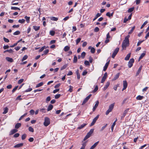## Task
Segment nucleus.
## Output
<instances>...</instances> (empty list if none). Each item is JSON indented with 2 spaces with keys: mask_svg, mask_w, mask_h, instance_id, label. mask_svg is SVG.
<instances>
[{
  "mask_svg": "<svg viewBox=\"0 0 149 149\" xmlns=\"http://www.w3.org/2000/svg\"><path fill=\"white\" fill-rule=\"evenodd\" d=\"M11 10H20V9L18 7H13L12 6L11 8Z\"/></svg>",
  "mask_w": 149,
  "mask_h": 149,
  "instance_id": "79ce46f5",
  "label": "nucleus"
},
{
  "mask_svg": "<svg viewBox=\"0 0 149 149\" xmlns=\"http://www.w3.org/2000/svg\"><path fill=\"white\" fill-rule=\"evenodd\" d=\"M91 94L89 95L88 96L86 97L84 100L82 104V105H84L86 103L88 100L89 99L91 96Z\"/></svg>",
  "mask_w": 149,
  "mask_h": 149,
  "instance_id": "0eeeda50",
  "label": "nucleus"
},
{
  "mask_svg": "<svg viewBox=\"0 0 149 149\" xmlns=\"http://www.w3.org/2000/svg\"><path fill=\"white\" fill-rule=\"evenodd\" d=\"M123 88L122 90V91H123L125 89L127 86V81L126 80H124L123 81Z\"/></svg>",
  "mask_w": 149,
  "mask_h": 149,
  "instance_id": "6e6552de",
  "label": "nucleus"
},
{
  "mask_svg": "<svg viewBox=\"0 0 149 149\" xmlns=\"http://www.w3.org/2000/svg\"><path fill=\"white\" fill-rule=\"evenodd\" d=\"M86 55V53L85 52H83L81 54V57L84 58Z\"/></svg>",
  "mask_w": 149,
  "mask_h": 149,
  "instance_id": "3c124183",
  "label": "nucleus"
},
{
  "mask_svg": "<svg viewBox=\"0 0 149 149\" xmlns=\"http://www.w3.org/2000/svg\"><path fill=\"white\" fill-rule=\"evenodd\" d=\"M76 74L77 75V77L78 79H80V75L79 73V70H77L76 72Z\"/></svg>",
  "mask_w": 149,
  "mask_h": 149,
  "instance_id": "cd10ccee",
  "label": "nucleus"
},
{
  "mask_svg": "<svg viewBox=\"0 0 149 149\" xmlns=\"http://www.w3.org/2000/svg\"><path fill=\"white\" fill-rule=\"evenodd\" d=\"M142 68V66H140V67L139 68V69L138 70L136 73V76H137L141 72Z\"/></svg>",
  "mask_w": 149,
  "mask_h": 149,
  "instance_id": "dca6fc26",
  "label": "nucleus"
},
{
  "mask_svg": "<svg viewBox=\"0 0 149 149\" xmlns=\"http://www.w3.org/2000/svg\"><path fill=\"white\" fill-rule=\"evenodd\" d=\"M86 125V124L84 123L82 124L81 125L79 126L78 128L77 129L79 130H80L83 128Z\"/></svg>",
  "mask_w": 149,
  "mask_h": 149,
  "instance_id": "5701e85b",
  "label": "nucleus"
},
{
  "mask_svg": "<svg viewBox=\"0 0 149 149\" xmlns=\"http://www.w3.org/2000/svg\"><path fill=\"white\" fill-rule=\"evenodd\" d=\"M99 115H97L96 117H95L93 120L92 123H91V124H90V126H91L93 125L95 123L96 121L99 118Z\"/></svg>",
  "mask_w": 149,
  "mask_h": 149,
  "instance_id": "423d86ee",
  "label": "nucleus"
},
{
  "mask_svg": "<svg viewBox=\"0 0 149 149\" xmlns=\"http://www.w3.org/2000/svg\"><path fill=\"white\" fill-rule=\"evenodd\" d=\"M70 49V47L69 46H66L64 47V51L66 52L69 50Z\"/></svg>",
  "mask_w": 149,
  "mask_h": 149,
  "instance_id": "c85d7f7f",
  "label": "nucleus"
},
{
  "mask_svg": "<svg viewBox=\"0 0 149 149\" xmlns=\"http://www.w3.org/2000/svg\"><path fill=\"white\" fill-rule=\"evenodd\" d=\"M28 58V56L27 55H24L23 57L22 58L21 61H24L26 60Z\"/></svg>",
  "mask_w": 149,
  "mask_h": 149,
  "instance_id": "4c0bfd02",
  "label": "nucleus"
},
{
  "mask_svg": "<svg viewBox=\"0 0 149 149\" xmlns=\"http://www.w3.org/2000/svg\"><path fill=\"white\" fill-rule=\"evenodd\" d=\"M99 142L98 141L95 142L93 146H91L90 149H93L98 144Z\"/></svg>",
  "mask_w": 149,
  "mask_h": 149,
  "instance_id": "2eb2a0df",
  "label": "nucleus"
},
{
  "mask_svg": "<svg viewBox=\"0 0 149 149\" xmlns=\"http://www.w3.org/2000/svg\"><path fill=\"white\" fill-rule=\"evenodd\" d=\"M113 12H112L111 13H110L109 12H108L106 13V15L109 17H111L113 16Z\"/></svg>",
  "mask_w": 149,
  "mask_h": 149,
  "instance_id": "7c9ffc66",
  "label": "nucleus"
},
{
  "mask_svg": "<svg viewBox=\"0 0 149 149\" xmlns=\"http://www.w3.org/2000/svg\"><path fill=\"white\" fill-rule=\"evenodd\" d=\"M88 49H91V52L92 54H94L95 51V48L93 47H91V46H89L88 47Z\"/></svg>",
  "mask_w": 149,
  "mask_h": 149,
  "instance_id": "ddd939ff",
  "label": "nucleus"
},
{
  "mask_svg": "<svg viewBox=\"0 0 149 149\" xmlns=\"http://www.w3.org/2000/svg\"><path fill=\"white\" fill-rule=\"evenodd\" d=\"M55 32L54 31H50L49 34L52 36H53L54 35Z\"/></svg>",
  "mask_w": 149,
  "mask_h": 149,
  "instance_id": "49530a36",
  "label": "nucleus"
},
{
  "mask_svg": "<svg viewBox=\"0 0 149 149\" xmlns=\"http://www.w3.org/2000/svg\"><path fill=\"white\" fill-rule=\"evenodd\" d=\"M17 130L16 129H13L10 132V135H12L15 133L17 131Z\"/></svg>",
  "mask_w": 149,
  "mask_h": 149,
  "instance_id": "4468645a",
  "label": "nucleus"
},
{
  "mask_svg": "<svg viewBox=\"0 0 149 149\" xmlns=\"http://www.w3.org/2000/svg\"><path fill=\"white\" fill-rule=\"evenodd\" d=\"M32 90V89L31 88H29L28 89L24 91V92H30Z\"/></svg>",
  "mask_w": 149,
  "mask_h": 149,
  "instance_id": "bf43d9fd",
  "label": "nucleus"
},
{
  "mask_svg": "<svg viewBox=\"0 0 149 149\" xmlns=\"http://www.w3.org/2000/svg\"><path fill=\"white\" fill-rule=\"evenodd\" d=\"M131 55V53H130L128 54L125 57V60L126 61H128L129 60L130 58V57Z\"/></svg>",
  "mask_w": 149,
  "mask_h": 149,
  "instance_id": "412c9836",
  "label": "nucleus"
},
{
  "mask_svg": "<svg viewBox=\"0 0 149 149\" xmlns=\"http://www.w3.org/2000/svg\"><path fill=\"white\" fill-rule=\"evenodd\" d=\"M19 136V134L18 133L15 134H14L13 137L15 138H17Z\"/></svg>",
  "mask_w": 149,
  "mask_h": 149,
  "instance_id": "0e129e2a",
  "label": "nucleus"
},
{
  "mask_svg": "<svg viewBox=\"0 0 149 149\" xmlns=\"http://www.w3.org/2000/svg\"><path fill=\"white\" fill-rule=\"evenodd\" d=\"M45 48V46H44L42 47L39 50V52H40L43 51L44 49Z\"/></svg>",
  "mask_w": 149,
  "mask_h": 149,
  "instance_id": "8fccbe9b",
  "label": "nucleus"
},
{
  "mask_svg": "<svg viewBox=\"0 0 149 149\" xmlns=\"http://www.w3.org/2000/svg\"><path fill=\"white\" fill-rule=\"evenodd\" d=\"M50 123L49 119L48 117H45L44 122V125L46 127L48 126Z\"/></svg>",
  "mask_w": 149,
  "mask_h": 149,
  "instance_id": "f03ea898",
  "label": "nucleus"
},
{
  "mask_svg": "<svg viewBox=\"0 0 149 149\" xmlns=\"http://www.w3.org/2000/svg\"><path fill=\"white\" fill-rule=\"evenodd\" d=\"M43 84V82H40L36 86V88H38L40 86H42Z\"/></svg>",
  "mask_w": 149,
  "mask_h": 149,
  "instance_id": "58836bf2",
  "label": "nucleus"
},
{
  "mask_svg": "<svg viewBox=\"0 0 149 149\" xmlns=\"http://www.w3.org/2000/svg\"><path fill=\"white\" fill-rule=\"evenodd\" d=\"M109 63V61L108 62H107L105 64L104 66V68L103 69V70L104 71H105L106 70H107L108 66V65Z\"/></svg>",
  "mask_w": 149,
  "mask_h": 149,
  "instance_id": "f8f14e48",
  "label": "nucleus"
},
{
  "mask_svg": "<svg viewBox=\"0 0 149 149\" xmlns=\"http://www.w3.org/2000/svg\"><path fill=\"white\" fill-rule=\"evenodd\" d=\"M6 59L8 61L11 63L13 62L14 61L13 60L12 58L9 57H6Z\"/></svg>",
  "mask_w": 149,
  "mask_h": 149,
  "instance_id": "9d476101",
  "label": "nucleus"
},
{
  "mask_svg": "<svg viewBox=\"0 0 149 149\" xmlns=\"http://www.w3.org/2000/svg\"><path fill=\"white\" fill-rule=\"evenodd\" d=\"M134 9V7L130 8L127 10L128 12L130 13L132 12L133 11Z\"/></svg>",
  "mask_w": 149,
  "mask_h": 149,
  "instance_id": "c9c22d12",
  "label": "nucleus"
},
{
  "mask_svg": "<svg viewBox=\"0 0 149 149\" xmlns=\"http://www.w3.org/2000/svg\"><path fill=\"white\" fill-rule=\"evenodd\" d=\"M77 60V57L76 56H74V57L73 62L74 63H76Z\"/></svg>",
  "mask_w": 149,
  "mask_h": 149,
  "instance_id": "a19ab883",
  "label": "nucleus"
},
{
  "mask_svg": "<svg viewBox=\"0 0 149 149\" xmlns=\"http://www.w3.org/2000/svg\"><path fill=\"white\" fill-rule=\"evenodd\" d=\"M33 29L36 31L39 30L40 29V26H33Z\"/></svg>",
  "mask_w": 149,
  "mask_h": 149,
  "instance_id": "b1692460",
  "label": "nucleus"
},
{
  "mask_svg": "<svg viewBox=\"0 0 149 149\" xmlns=\"http://www.w3.org/2000/svg\"><path fill=\"white\" fill-rule=\"evenodd\" d=\"M114 104H115V103H112V104H111L109 106V108L111 109V110H112L114 106Z\"/></svg>",
  "mask_w": 149,
  "mask_h": 149,
  "instance_id": "473e14b6",
  "label": "nucleus"
},
{
  "mask_svg": "<svg viewBox=\"0 0 149 149\" xmlns=\"http://www.w3.org/2000/svg\"><path fill=\"white\" fill-rule=\"evenodd\" d=\"M29 130L32 132H34L33 129L31 126L29 127Z\"/></svg>",
  "mask_w": 149,
  "mask_h": 149,
  "instance_id": "de8ad7c7",
  "label": "nucleus"
},
{
  "mask_svg": "<svg viewBox=\"0 0 149 149\" xmlns=\"http://www.w3.org/2000/svg\"><path fill=\"white\" fill-rule=\"evenodd\" d=\"M8 109L7 107H6L4 109V111L3 113V114H5L8 111Z\"/></svg>",
  "mask_w": 149,
  "mask_h": 149,
  "instance_id": "2f4dec72",
  "label": "nucleus"
},
{
  "mask_svg": "<svg viewBox=\"0 0 149 149\" xmlns=\"http://www.w3.org/2000/svg\"><path fill=\"white\" fill-rule=\"evenodd\" d=\"M119 50V48L118 47L116 48L114 50L111 56V57L114 58L118 52Z\"/></svg>",
  "mask_w": 149,
  "mask_h": 149,
  "instance_id": "20e7f679",
  "label": "nucleus"
},
{
  "mask_svg": "<svg viewBox=\"0 0 149 149\" xmlns=\"http://www.w3.org/2000/svg\"><path fill=\"white\" fill-rule=\"evenodd\" d=\"M3 39L4 41L5 42H7V43H8V42H9V40L8 39H7V38H6L5 37H4Z\"/></svg>",
  "mask_w": 149,
  "mask_h": 149,
  "instance_id": "e2e57ef3",
  "label": "nucleus"
},
{
  "mask_svg": "<svg viewBox=\"0 0 149 149\" xmlns=\"http://www.w3.org/2000/svg\"><path fill=\"white\" fill-rule=\"evenodd\" d=\"M93 129H91L89 132L87 133V134L85 136V137L83 139V140L84 141H85L88 138L91 136V135L93 133Z\"/></svg>",
  "mask_w": 149,
  "mask_h": 149,
  "instance_id": "f257e3e1",
  "label": "nucleus"
},
{
  "mask_svg": "<svg viewBox=\"0 0 149 149\" xmlns=\"http://www.w3.org/2000/svg\"><path fill=\"white\" fill-rule=\"evenodd\" d=\"M24 18L26 19V21L27 23H29L30 21V17H27L26 16L24 17Z\"/></svg>",
  "mask_w": 149,
  "mask_h": 149,
  "instance_id": "f704fd0d",
  "label": "nucleus"
},
{
  "mask_svg": "<svg viewBox=\"0 0 149 149\" xmlns=\"http://www.w3.org/2000/svg\"><path fill=\"white\" fill-rule=\"evenodd\" d=\"M146 53V52L145 51H144L140 55L139 57V61L145 55Z\"/></svg>",
  "mask_w": 149,
  "mask_h": 149,
  "instance_id": "f3484780",
  "label": "nucleus"
},
{
  "mask_svg": "<svg viewBox=\"0 0 149 149\" xmlns=\"http://www.w3.org/2000/svg\"><path fill=\"white\" fill-rule=\"evenodd\" d=\"M128 45L122 43V50H125L126 49V47Z\"/></svg>",
  "mask_w": 149,
  "mask_h": 149,
  "instance_id": "aec40b11",
  "label": "nucleus"
},
{
  "mask_svg": "<svg viewBox=\"0 0 149 149\" xmlns=\"http://www.w3.org/2000/svg\"><path fill=\"white\" fill-rule=\"evenodd\" d=\"M20 33V32L19 31H17L14 32L13 34L14 35H17L19 34Z\"/></svg>",
  "mask_w": 149,
  "mask_h": 149,
  "instance_id": "c03bdc74",
  "label": "nucleus"
},
{
  "mask_svg": "<svg viewBox=\"0 0 149 149\" xmlns=\"http://www.w3.org/2000/svg\"><path fill=\"white\" fill-rule=\"evenodd\" d=\"M101 15V13H98L95 17L93 19V21H94L97 19L98 17L100 16Z\"/></svg>",
  "mask_w": 149,
  "mask_h": 149,
  "instance_id": "bb28decb",
  "label": "nucleus"
},
{
  "mask_svg": "<svg viewBox=\"0 0 149 149\" xmlns=\"http://www.w3.org/2000/svg\"><path fill=\"white\" fill-rule=\"evenodd\" d=\"M119 86V84H117V85H115V86H114L113 87V89H114L115 90V91H116L117 89V88Z\"/></svg>",
  "mask_w": 149,
  "mask_h": 149,
  "instance_id": "774afa93",
  "label": "nucleus"
},
{
  "mask_svg": "<svg viewBox=\"0 0 149 149\" xmlns=\"http://www.w3.org/2000/svg\"><path fill=\"white\" fill-rule=\"evenodd\" d=\"M21 126V124L20 123H17L15 125V128L16 129H18Z\"/></svg>",
  "mask_w": 149,
  "mask_h": 149,
  "instance_id": "4be33fe9",
  "label": "nucleus"
},
{
  "mask_svg": "<svg viewBox=\"0 0 149 149\" xmlns=\"http://www.w3.org/2000/svg\"><path fill=\"white\" fill-rule=\"evenodd\" d=\"M84 64L86 65H89L90 63L88 61H84Z\"/></svg>",
  "mask_w": 149,
  "mask_h": 149,
  "instance_id": "13d9d810",
  "label": "nucleus"
},
{
  "mask_svg": "<svg viewBox=\"0 0 149 149\" xmlns=\"http://www.w3.org/2000/svg\"><path fill=\"white\" fill-rule=\"evenodd\" d=\"M135 28V26H134L132 28V29H131V30L130 31H129V32H128V34H131V33H132L133 32V31L134 30V29Z\"/></svg>",
  "mask_w": 149,
  "mask_h": 149,
  "instance_id": "e433bc0d",
  "label": "nucleus"
},
{
  "mask_svg": "<svg viewBox=\"0 0 149 149\" xmlns=\"http://www.w3.org/2000/svg\"><path fill=\"white\" fill-rule=\"evenodd\" d=\"M49 52V50L47 49H46L43 52L44 54H42V56L44 54H46L47 53Z\"/></svg>",
  "mask_w": 149,
  "mask_h": 149,
  "instance_id": "6e6d98bb",
  "label": "nucleus"
},
{
  "mask_svg": "<svg viewBox=\"0 0 149 149\" xmlns=\"http://www.w3.org/2000/svg\"><path fill=\"white\" fill-rule=\"evenodd\" d=\"M110 84V82H107L106 84H105V86L104 87L103 90L105 91V90L108 87Z\"/></svg>",
  "mask_w": 149,
  "mask_h": 149,
  "instance_id": "a211bd4d",
  "label": "nucleus"
},
{
  "mask_svg": "<svg viewBox=\"0 0 149 149\" xmlns=\"http://www.w3.org/2000/svg\"><path fill=\"white\" fill-rule=\"evenodd\" d=\"M18 86H16L12 90V93H14V92L18 88Z\"/></svg>",
  "mask_w": 149,
  "mask_h": 149,
  "instance_id": "5fc2aeb1",
  "label": "nucleus"
},
{
  "mask_svg": "<svg viewBox=\"0 0 149 149\" xmlns=\"http://www.w3.org/2000/svg\"><path fill=\"white\" fill-rule=\"evenodd\" d=\"M130 37V36L129 35H127L126 36L125 38V39L123 41V43L127 45H129V38Z\"/></svg>",
  "mask_w": 149,
  "mask_h": 149,
  "instance_id": "7ed1b4c3",
  "label": "nucleus"
},
{
  "mask_svg": "<svg viewBox=\"0 0 149 149\" xmlns=\"http://www.w3.org/2000/svg\"><path fill=\"white\" fill-rule=\"evenodd\" d=\"M107 77V72H105L104 75V76L103 77L101 81V83H103L105 81V80L106 79Z\"/></svg>",
  "mask_w": 149,
  "mask_h": 149,
  "instance_id": "1a4fd4ad",
  "label": "nucleus"
},
{
  "mask_svg": "<svg viewBox=\"0 0 149 149\" xmlns=\"http://www.w3.org/2000/svg\"><path fill=\"white\" fill-rule=\"evenodd\" d=\"M25 21V20L24 19H19L18 20V22L19 23H24Z\"/></svg>",
  "mask_w": 149,
  "mask_h": 149,
  "instance_id": "09e8293b",
  "label": "nucleus"
},
{
  "mask_svg": "<svg viewBox=\"0 0 149 149\" xmlns=\"http://www.w3.org/2000/svg\"><path fill=\"white\" fill-rule=\"evenodd\" d=\"M27 114V113H25L24 115H23L22 116L20 117V118L19 119V120H21L24 116H26Z\"/></svg>",
  "mask_w": 149,
  "mask_h": 149,
  "instance_id": "864d4df0",
  "label": "nucleus"
},
{
  "mask_svg": "<svg viewBox=\"0 0 149 149\" xmlns=\"http://www.w3.org/2000/svg\"><path fill=\"white\" fill-rule=\"evenodd\" d=\"M99 28L98 27H96L95 28L94 30V31L95 32H98L99 31Z\"/></svg>",
  "mask_w": 149,
  "mask_h": 149,
  "instance_id": "338daca9",
  "label": "nucleus"
},
{
  "mask_svg": "<svg viewBox=\"0 0 149 149\" xmlns=\"http://www.w3.org/2000/svg\"><path fill=\"white\" fill-rule=\"evenodd\" d=\"M29 112L31 115H33L35 111L31 109L30 111Z\"/></svg>",
  "mask_w": 149,
  "mask_h": 149,
  "instance_id": "680f3d73",
  "label": "nucleus"
},
{
  "mask_svg": "<svg viewBox=\"0 0 149 149\" xmlns=\"http://www.w3.org/2000/svg\"><path fill=\"white\" fill-rule=\"evenodd\" d=\"M120 75L119 73H117L116 75L114 77L113 79V80L114 81L117 79L119 77Z\"/></svg>",
  "mask_w": 149,
  "mask_h": 149,
  "instance_id": "393cba45",
  "label": "nucleus"
},
{
  "mask_svg": "<svg viewBox=\"0 0 149 149\" xmlns=\"http://www.w3.org/2000/svg\"><path fill=\"white\" fill-rule=\"evenodd\" d=\"M23 143H20L17 144L15 145L14 146V147L15 148H19L23 146Z\"/></svg>",
  "mask_w": 149,
  "mask_h": 149,
  "instance_id": "6ab92c4d",
  "label": "nucleus"
},
{
  "mask_svg": "<svg viewBox=\"0 0 149 149\" xmlns=\"http://www.w3.org/2000/svg\"><path fill=\"white\" fill-rule=\"evenodd\" d=\"M27 136V135L26 134H23L22 136V140H24L25 139Z\"/></svg>",
  "mask_w": 149,
  "mask_h": 149,
  "instance_id": "ea45409f",
  "label": "nucleus"
},
{
  "mask_svg": "<svg viewBox=\"0 0 149 149\" xmlns=\"http://www.w3.org/2000/svg\"><path fill=\"white\" fill-rule=\"evenodd\" d=\"M99 103V102L98 101H97L96 102V103H95V104L93 109V111H95V110L97 108V107L98 106Z\"/></svg>",
  "mask_w": 149,
  "mask_h": 149,
  "instance_id": "9b49d317",
  "label": "nucleus"
},
{
  "mask_svg": "<svg viewBox=\"0 0 149 149\" xmlns=\"http://www.w3.org/2000/svg\"><path fill=\"white\" fill-rule=\"evenodd\" d=\"M134 62V58H131L128 63V66L129 68H131L133 65V63Z\"/></svg>",
  "mask_w": 149,
  "mask_h": 149,
  "instance_id": "39448f33",
  "label": "nucleus"
},
{
  "mask_svg": "<svg viewBox=\"0 0 149 149\" xmlns=\"http://www.w3.org/2000/svg\"><path fill=\"white\" fill-rule=\"evenodd\" d=\"M53 108V106L51 104H49L48 106V108L47 109V111H49L51 110Z\"/></svg>",
  "mask_w": 149,
  "mask_h": 149,
  "instance_id": "a878e982",
  "label": "nucleus"
},
{
  "mask_svg": "<svg viewBox=\"0 0 149 149\" xmlns=\"http://www.w3.org/2000/svg\"><path fill=\"white\" fill-rule=\"evenodd\" d=\"M24 80V79H19L18 81V83L19 84H21L22 83Z\"/></svg>",
  "mask_w": 149,
  "mask_h": 149,
  "instance_id": "4d7b16f0",
  "label": "nucleus"
},
{
  "mask_svg": "<svg viewBox=\"0 0 149 149\" xmlns=\"http://www.w3.org/2000/svg\"><path fill=\"white\" fill-rule=\"evenodd\" d=\"M143 97H143V96H141L140 95H139L136 97V99L138 100H141L143 99Z\"/></svg>",
  "mask_w": 149,
  "mask_h": 149,
  "instance_id": "c756f323",
  "label": "nucleus"
},
{
  "mask_svg": "<svg viewBox=\"0 0 149 149\" xmlns=\"http://www.w3.org/2000/svg\"><path fill=\"white\" fill-rule=\"evenodd\" d=\"M116 123H115V122H114L113 123L111 127V130L112 131V132L113 130L114 127L116 125Z\"/></svg>",
  "mask_w": 149,
  "mask_h": 149,
  "instance_id": "603ef678",
  "label": "nucleus"
},
{
  "mask_svg": "<svg viewBox=\"0 0 149 149\" xmlns=\"http://www.w3.org/2000/svg\"><path fill=\"white\" fill-rule=\"evenodd\" d=\"M58 19V18L54 17H50V19L52 21H57Z\"/></svg>",
  "mask_w": 149,
  "mask_h": 149,
  "instance_id": "72a5a7b5",
  "label": "nucleus"
},
{
  "mask_svg": "<svg viewBox=\"0 0 149 149\" xmlns=\"http://www.w3.org/2000/svg\"><path fill=\"white\" fill-rule=\"evenodd\" d=\"M69 87L70 88L68 91L70 92H72L73 91V87L72 86L70 85V86Z\"/></svg>",
  "mask_w": 149,
  "mask_h": 149,
  "instance_id": "a18cd8bd",
  "label": "nucleus"
},
{
  "mask_svg": "<svg viewBox=\"0 0 149 149\" xmlns=\"http://www.w3.org/2000/svg\"><path fill=\"white\" fill-rule=\"evenodd\" d=\"M61 94H58L56 95L55 96V98L56 99H57L58 98L61 96Z\"/></svg>",
  "mask_w": 149,
  "mask_h": 149,
  "instance_id": "052dcab7",
  "label": "nucleus"
},
{
  "mask_svg": "<svg viewBox=\"0 0 149 149\" xmlns=\"http://www.w3.org/2000/svg\"><path fill=\"white\" fill-rule=\"evenodd\" d=\"M81 40V38H79L76 40V43L77 45L78 43L80 42Z\"/></svg>",
  "mask_w": 149,
  "mask_h": 149,
  "instance_id": "69168bd1",
  "label": "nucleus"
},
{
  "mask_svg": "<svg viewBox=\"0 0 149 149\" xmlns=\"http://www.w3.org/2000/svg\"><path fill=\"white\" fill-rule=\"evenodd\" d=\"M148 22L147 21H145L141 26V29H142L144 27V26L148 23Z\"/></svg>",
  "mask_w": 149,
  "mask_h": 149,
  "instance_id": "37998d69",
  "label": "nucleus"
}]
</instances>
